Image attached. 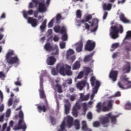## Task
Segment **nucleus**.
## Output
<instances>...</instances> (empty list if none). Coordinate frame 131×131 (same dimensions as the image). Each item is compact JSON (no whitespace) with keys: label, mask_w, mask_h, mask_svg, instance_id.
<instances>
[{"label":"nucleus","mask_w":131,"mask_h":131,"mask_svg":"<svg viewBox=\"0 0 131 131\" xmlns=\"http://www.w3.org/2000/svg\"><path fill=\"white\" fill-rule=\"evenodd\" d=\"M87 118L88 119H93V114L91 112H89L87 114Z\"/></svg>","instance_id":"4d7b16f0"},{"label":"nucleus","mask_w":131,"mask_h":131,"mask_svg":"<svg viewBox=\"0 0 131 131\" xmlns=\"http://www.w3.org/2000/svg\"><path fill=\"white\" fill-rule=\"evenodd\" d=\"M90 81H91V85L92 86H95V83H96V82L97 81V80L96 81V78L94 76H92L91 78Z\"/></svg>","instance_id":"4c0bfd02"},{"label":"nucleus","mask_w":131,"mask_h":131,"mask_svg":"<svg viewBox=\"0 0 131 131\" xmlns=\"http://www.w3.org/2000/svg\"><path fill=\"white\" fill-rule=\"evenodd\" d=\"M107 16H108V12L107 11H105L103 14V20H106V18H107Z\"/></svg>","instance_id":"680f3d73"},{"label":"nucleus","mask_w":131,"mask_h":131,"mask_svg":"<svg viewBox=\"0 0 131 131\" xmlns=\"http://www.w3.org/2000/svg\"><path fill=\"white\" fill-rule=\"evenodd\" d=\"M36 106H38L37 108L39 113H41V112L46 113L48 109H49V105H39L37 104Z\"/></svg>","instance_id":"ddd939ff"},{"label":"nucleus","mask_w":131,"mask_h":131,"mask_svg":"<svg viewBox=\"0 0 131 131\" xmlns=\"http://www.w3.org/2000/svg\"><path fill=\"white\" fill-rule=\"evenodd\" d=\"M28 23L29 24H31L32 27H36L38 24V20L33 17H29L28 18Z\"/></svg>","instance_id":"f8f14e48"},{"label":"nucleus","mask_w":131,"mask_h":131,"mask_svg":"<svg viewBox=\"0 0 131 131\" xmlns=\"http://www.w3.org/2000/svg\"><path fill=\"white\" fill-rule=\"evenodd\" d=\"M72 114H73V115L75 117H77V116H78V113H77V110H75L74 108H73Z\"/></svg>","instance_id":"de8ad7c7"},{"label":"nucleus","mask_w":131,"mask_h":131,"mask_svg":"<svg viewBox=\"0 0 131 131\" xmlns=\"http://www.w3.org/2000/svg\"><path fill=\"white\" fill-rule=\"evenodd\" d=\"M83 106V112L85 114L86 112V110H88V107L86 106V103H82Z\"/></svg>","instance_id":"3c124183"},{"label":"nucleus","mask_w":131,"mask_h":131,"mask_svg":"<svg viewBox=\"0 0 131 131\" xmlns=\"http://www.w3.org/2000/svg\"><path fill=\"white\" fill-rule=\"evenodd\" d=\"M55 88L57 89L58 93H63V90H62V86L59 84H56L55 85Z\"/></svg>","instance_id":"c9c22d12"},{"label":"nucleus","mask_w":131,"mask_h":131,"mask_svg":"<svg viewBox=\"0 0 131 131\" xmlns=\"http://www.w3.org/2000/svg\"><path fill=\"white\" fill-rule=\"evenodd\" d=\"M118 85L120 89L121 90H126L128 88V82L127 83H126L125 82H124L123 81H120L118 82Z\"/></svg>","instance_id":"4468645a"},{"label":"nucleus","mask_w":131,"mask_h":131,"mask_svg":"<svg viewBox=\"0 0 131 131\" xmlns=\"http://www.w3.org/2000/svg\"><path fill=\"white\" fill-rule=\"evenodd\" d=\"M19 119L18 120L17 126H15V129H16V130H18L19 129H24V130H26L27 126L26 125V123L24 121V114L22 111H20L19 113Z\"/></svg>","instance_id":"f03ea898"},{"label":"nucleus","mask_w":131,"mask_h":131,"mask_svg":"<svg viewBox=\"0 0 131 131\" xmlns=\"http://www.w3.org/2000/svg\"><path fill=\"white\" fill-rule=\"evenodd\" d=\"M44 49L46 51H47V52H52V51H54V47L49 42L45 44Z\"/></svg>","instance_id":"412c9836"},{"label":"nucleus","mask_w":131,"mask_h":131,"mask_svg":"<svg viewBox=\"0 0 131 131\" xmlns=\"http://www.w3.org/2000/svg\"><path fill=\"white\" fill-rule=\"evenodd\" d=\"M74 125L75 126L76 129H79L80 128V124L78 120H75L74 122Z\"/></svg>","instance_id":"e433bc0d"},{"label":"nucleus","mask_w":131,"mask_h":131,"mask_svg":"<svg viewBox=\"0 0 131 131\" xmlns=\"http://www.w3.org/2000/svg\"><path fill=\"white\" fill-rule=\"evenodd\" d=\"M47 27V19L44 20L41 25L40 26V29L41 32H43L45 31V29Z\"/></svg>","instance_id":"f704fd0d"},{"label":"nucleus","mask_w":131,"mask_h":131,"mask_svg":"<svg viewBox=\"0 0 131 131\" xmlns=\"http://www.w3.org/2000/svg\"><path fill=\"white\" fill-rule=\"evenodd\" d=\"M85 84H86V81L82 80L77 83V88L80 90L82 91L83 90V88L85 86Z\"/></svg>","instance_id":"a211bd4d"},{"label":"nucleus","mask_w":131,"mask_h":131,"mask_svg":"<svg viewBox=\"0 0 131 131\" xmlns=\"http://www.w3.org/2000/svg\"><path fill=\"white\" fill-rule=\"evenodd\" d=\"M55 50H56V52H52L51 53V56H55V55H59V48H58V46H55Z\"/></svg>","instance_id":"ea45409f"},{"label":"nucleus","mask_w":131,"mask_h":131,"mask_svg":"<svg viewBox=\"0 0 131 131\" xmlns=\"http://www.w3.org/2000/svg\"><path fill=\"white\" fill-rule=\"evenodd\" d=\"M50 118L52 124H53V125H55V124H56V119L53 116H50Z\"/></svg>","instance_id":"a18cd8bd"},{"label":"nucleus","mask_w":131,"mask_h":131,"mask_svg":"<svg viewBox=\"0 0 131 131\" xmlns=\"http://www.w3.org/2000/svg\"><path fill=\"white\" fill-rule=\"evenodd\" d=\"M43 79L41 77L40 78V88H43Z\"/></svg>","instance_id":"bf43d9fd"},{"label":"nucleus","mask_w":131,"mask_h":131,"mask_svg":"<svg viewBox=\"0 0 131 131\" xmlns=\"http://www.w3.org/2000/svg\"><path fill=\"white\" fill-rule=\"evenodd\" d=\"M67 121L68 125V128H70V127L73 125V118L68 116L67 117Z\"/></svg>","instance_id":"a878e982"},{"label":"nucleus","mask_w":131,"mask_h":131,"mask_svg":"<svg viewBox=\"0 0 131 131\" xmlns=\"http://www.w3.org/2000/svg\"><path fill=\"white\" fill-rule=\"evenodd\" d=\"M83 77V72H80L77 76V78L80 79Z\"/></svg>","instance_id":"13d9d810"},{"label":"nucleus","mask_w":131,"mask_h":131,"mask_svg":"<svg viewBox=\"0 0 131 131\" xmlns=\"http://www.w3.org/2000/svg\"><path fill=\"white\" fill-rule=\"evenodd\" d=\"M54 30L56 33H60L61 34H64L67 32V29L65 26H62L61 28L60 26H56L54 28Z\"/></svg>","instance_id":"0eeeda50"},{"label":"nucleus","mask_w":131,"mask_h":131,"mask_svg":"<svg viewBox=\"0 0 131 131\" xmlns=\"http://www.w3.org/2000/svg\"><path fill=\"white\" fill-rule=\"evenodd\" d=\"M99 121L103 125V127H107L109 126V117L107 116L99 118Z\"/></svg>","instance_id":"6e6552de"},{"label":"nucleus","mask_w":131,"mask_h":131,"mask_svg":"<svg viewBox=\"0 0 131 131\" xmlns=\"http://www.w3.org/2000/svg\"><path fill=\"white\" fill-rule=\"evenodd\" d=\"M64 102H65L64 113H65V114L67 115L68 114V113H69V111L70 110V107H71V105L68 99H66Z\"/></svg>","instance_id":"dca6fc26"},{"label":"nucleus","mask_w":131,"mask_h":131,"mask_svg":"<svg viewBox=\"0 0 131 131\" xmlns=\"http://www.w3.org/2000/svg\"><path fill=\"white\" fill-rule=\"evenodd\" d=\"M12 56H14V51H11L8 52L6 54V60L7 62L10 65L12 64H18L19 63V58L17 56H14L12 57Z\"/></svg>","instance_id":"7ed1b4c3"},{"label":"nucleus","mask_w":131,"mask_h":131,"mask_svg":"<svg viewBox=\"0 0 131 131\" xmlns=\"http://www.w3.org/2000/svg\"><path fill=\"white\" fill-rule=\"evenodd\" d=\"M23 15L24 18L26 19H27V17H28V15H33V10H30L28 12L26 11H24L23 12Z\"/></svg>","instance_id":"c85d7f7f"},{"label":"nucleus","mask_w":131,"mask_h":131,"mask_svg":"<svg viewBox=\"0 0 131 131\" xmlns=\"http://www.w3.org/2000/svg\"><path fill=\"white\" fill-rule=\"evenodd\" d=\"M80 68V62L76 61L73 65V70H77Z\"/></svg>","instance_id":"7c9ffc66"},{"label":"nucleus","mask_w":131,"mask_h":131,"mask_svg":"<svg viewBox=\"0 0 131 131\" xmlns=\"http://www.w3.org/2000/svg\"><path fill=\"white\" fill-rule=\"evenodd\" d=\"M13 104V98H11L9 99V100L8 101V105L9 106H12Z\"/></svg>","instance_id":"0e129e2a"},{"label":"nucleus","mask_w":131,"mask_h":131,"mask_svg":"<svg viewBox=\"0 0 131 131\" xmlns=\"http://www.w3.org/2000/svg\"><path fill=\"white\" fill-rule=\"evenodd\" d=\"M119 46V44L118 43H115L112 45V49H114V50H115V49H117Z\"/></svg>","instance_id":"6e6d98bb"},{"label":"nucleus","mask_w":131,"mask_h":131,"mask_svg":"<svg viewBox=\"0 0 131 131\" xmlns=\"http://www.w3.org/2000/svg\"><path fill=\"white\" fill-rule=\"evenodd\" d=\"M3 77H6V75L3 72H0V78H3Z\"/></svg>","instance_id":"774afa93"},{"label":"nucleus","mask_w":131,"mask_h":131,"mask_svg":"<svg viewBox=\"0 0 131 131\" xmlns=\"http://www.w3.org/2000/svg\"><path fill=\"white\" fill-rule=\"evenodd\" d=\"M10 115H11V110H8L6 112V117H7V118L10 117Z\"/></svg>","instance_id":"052dcab7"},{"label":"nucleus","mask_w":131,"mask_h":131,"mask_svg":"<svg viewBox=\"0 0 131 131\" xmlns=\"http://www.w3.org/2000/svg\"><path fill=\"white\" fill-rule=\"evenodd\" d=\"M109 110H110V108L108 106H106L104 104L101 105V102L98 103L96 105V112H98V113H100L101 111L106 112Z\"/></svg>","instance_id":"423d86ee"},{"label":"nucleus","mask_w":131,"mask_h":131,"mask_svg":"<svg viewBox=\"0 0 131 131\" xmlns=\"http://www.w3.org/2000/svg\"><path fill=\"white\" fill-rule=\"evenodd\" d=\"M66 43L65 42H62L60 44V49H65Z\"/></svg>","instance_id":"e2e57ef3"},{"label":"nucleus","mask_w":131,"mask_h":131,"mask_svg":"<svg viewBox=\"0 0 131 131\" xmlns=\"http://www.w3.org/2000/svg\"><path fill=\"white\" fill-rule=\"evenodd\" d=\"M80 99L81 101H88L90 99V95H83L82 93L80 94Z\"/></svg>","instance_id":"72a5a7b5"},{"label":"nucleus","mask_w":131,"mask_h":131,"mask_svg":"<svg viewBox=\"0 0 131 131\" xmlns=\"http://www.w3.org/2000/svg\"><path fill=\"white\" fill-rule=\"evenodd\" d=\"M125 109L126 110H131V103L130 102H127L125 104Z\"/></svg>","instance_id":"37998d69"},{"label":"nucleus","mask_w":131,"mask_h":131,"mask_svg":"<svg viewBox=\"0 0 131 131\" xmlns=\"http://www.w3.org/2000/svg\"><path fill=\"white\" fill-rule=\"evenodd\" d=\"M80 108H81V106L79 103L76 102L74 106L73 107V109H75L76 110H80Z\"/></svg>","instance_id":"a19ab883"},{"label":"nucleus","mask_w":131,"mask_h":131,"mask_svg":"<svg viewBox=\"0 0 131 131\" xmlns=\"http://www.w3.org/2000/svg\"><path fill=\"white\" fill-rule=\"evenodd\" d=\"M41 3H38V0H32L33 3L35 4L36 6L39 5L38 10L40 13H45L47 11V7H46V4H45V0Z\"/></svg>","instance_id":"20e7f679"},{"label":"nucleus","mask_w":131,"mask_h":131,"mask_svg":"<svg viewBox=\"0 0 131 131\" xmlns=\"http://www.w3.org/2000/svg\"><path fill=\"white\" fill-rule=\"evenodd\" d=\"M94 127H99L100 126V122L97 121L93 123Z\"/></svg>","instance_id":"864d4df0"},{"label":"nucleus","mask_w":131,"mask_h":131,"mask_svg":"<svg viewBox=\"0 0 131 131\" xmlns=\"http://www.w3.org/2000/svg\"><path fill=\"white\" fill-rule=\"evenodd\" d=\"M100 85H101V83L100 81H96L95 82V86L93 89V93L97 94L98 93V91L99 90V88H100Z\"/></svg>","instance_id":"393cba45"},{"label":"nucleus","mask_w":131,"mask_h":131,"mask_svg":"<svg viewBox=\"0 0 131 131\" xmlns=\"http://www.w3.org/2000/svg\"><path fill=\"white\" fill-rule=\"evenodd\" d=\"M131 70L130 63H128L124 65L122 68V71L123 73H129Z\"/></svg>","instance_id":"2eb2a0df"},{"label":"nucleus","mask_w":131,"mask_h":131,"mask_svg":"<svg viewBox=\"0 0 131 131\" xmlns=\"http://www.w3.org/2000/svg\"><path fill=\"white\" fill-rule=\"evenodd\" d=\"M106 116H107L109 118H111V120L112 123L115 124L116 123V116H112V114L110 113L106 115Z\"/></svg>","instance_id":"bb28decb"},{"label":"nucleus","mask_w":131,"mask_h":131,"mask_svg":"<svg viewBox=\"0 0 131 131\" xmlns=\"http://www.w3.org/2000/svg\"><path fill=\"white\" fill-rule=\"evenodd\" d=\"M57 70L59 71V72L61 75L65 76V73L66 72V68L64 64L59 63L56 66Z\"/></svg>","instance_id":"9d476101"},{"label":"nucleus","mask_w":131,"mask_h":131,"mask_svg":"<svg viewBox=\"0 0 131 131\" xmlns=\"http://www.w3.org/2000/svg\"><path fill=\"white\" fill-rule=\"evenodd\" d=\"M113 103H114V100H110L107 101V107L110 108H112Z\"/></svg>","instance_id":"c03bdc74"},{"label":"nucleus","mask_w":131,"mask_h":131,"mask_svg":"<svg viewBox=\"0 0 131 131\" xmlns=\"http://www.w3.org/2000/svg\"><path fill=\"white\" fill-rule=\"evenodd\" d=\"M83 47V43H82V41H80L77 43V48L76 49V52L77 53H80V52H82Z\"/></svg>","instance_id":"5701e85b"},{"label":"nucleus","mask_w":131,"mask_h":131,"mask_svg":"<svg viewBox=\"0 0 131 131\" xmlns=\"http://www.w3.org/2000/svg\"><path fill=\"white\" fill-rule=\"evenodd\" d=\"M77 18L78 19H81V11L80 10H77L76 12Z\"/></svg>","instance_id":"58836bf2"},{"label":"nucleus","mask_w":131,"mask_h":131,"mask_svg":"<svg viewBox=\"0 0 131 131\" xmlns=\"http://www.w3.org/2000/svg\"><path fill=\"white\" fill-rule=\"evenodd\" d=\"M117 76H118V71H111L109 74V77L112 79L113 82H115L117 80Z\"/></svg>","instance_id":"9b49d317"},{"label":"nucleus","mask_w":131,"mask_h":131,"mask_svg":"<svg viewBox=\"0 0 131 131\" xmlns=\"http://www.w3.org/2000/svg\"><path fill=\"white\" fill-rule=\"evenodd\" d=\"M96 48V42L92 41L91 40H87L85 45V50L88 52H92L94 51Z\"/></svg>","instance_id":"39448f33"},{"label":"nucleus","mask_w":131,"mask_h":131,"mask_svg":"<svg viewBox=\"0 0 131 131\" xmlns=\"http://www.w3.org/2000/svg\"><path fill=\"white\" fill-rule=\"evenodd\" d=\"M68 39V36H67V34L64 33V34H63L62 36L61 39L63 41H66V40H67V39Z\"/></svg>","instance_id":"09e8293b"},{"label":"nucleus","mask_w":131,"mask_h":131,"mask_svg":"<svg viewBox=\"0 0 131 131\" xmlns=\"http://www.w3.org/2000/svg\"><path fill=\"white\" fill-rule=\"evenodd\" d=\"M93 56H94V53H91L90 55L86 56L84 57L83 61L84 62H89V61L92 60L93 59Z\"/></svg>","instance_id":"2f4dec72"},{"label":"nucleus","mask_w":131,"mask_h":131,"mask_svg":"<svg viewBox=\"0 0 131 131\" xmlns=\"http://www.w3.org/2000/svg\"><path fill=\"white\" fill-rule=\"evenodd\" d=\"M121 81H123L124 82H125L126 83H127L128 82V78H126V76H124L121 79Z\"/></svg>","instance_id":"8fccbe9b"},{"label":"nucleus","mask_w":131,"mask_h":131,"mask_svg":"<svg viewBox=\"0 0 131 131\" xmlns=\"http://www.w3.org/2000/svg\"><path fill=\"white\" fill-rule=\"evenodd\" d=\"M112 8V5L108 4V5L104 4L103 6V9L104 11H110Z\"/></svg>","instance_id":"473e14b6"},{"label":"nucleus","mask_w":131,"mask_h":131,"mask_svg":"<svg viewBox=\"0 0 131 131\" xmlns=\"http://www.w3.org/2000/svg\"><path fill=\"white\" fill-rule=\"evenodd\" d=\"M93 18V16L92 15H88L86 16L84 19H82L80 20L79 21V23L84 24V23H85V22H89L90 20H91V19Z\"/></svg>","instance_id":"4be33fe9"},{"label":"nucleus","mask_w":131,"mask_h":131,"mask_svg":"<svg viewBox=\"0 0 131 131\" xmlns=\"http://www.w3.org/2000/svg\"><path fill=\"white\" fill-rule=\"evenodd\" d=\"M56 58L54 56H50L47 58L46 62L48 65L52 66L56 63Z\"/></svg>","instance_id":"f3484780"},{"label":"nucleus","mask_w":131,"mask_h":131,"mask_svg":"<svg viewBox=\"0 0 131 131\" xmlns=\"http://www.w3.org/2000/svg\"><path fill=\"white\" fill-rule=\"evenodd\" d=\"M120 20L123 22V23L128 24H129L130 23V20L127 19L126 17H125V15H124V14L121 13L119 16Z\"/></svg>","instance_id":"6ab92c4d"},{"label":"nucleus","mask_w":131,"mask_h":131,"mask_svg":"<svg viewBox=\"0 0 131 131\" xmlns=\"http://www.w3.org/2000/svg\"><path fill=\"white\" fill-rule=\"evenodd\" d=\"M74 54V51L72 49H70L67 51V59L68 60H70L71 62L73 63L75 60V56L73 55Z\"/></svg>","instance_id":"1a4fd4ad"},{"label":"nucleus","mask_w":131,"mask_h":131,"mask_svg":"<svg viewBox=\"0 0 131 131\" xmlns=\"http://www.w3.org/2000/svg\"><path fill=\"white\" fill-rule=\"evenodd\" d=\"M73 73L71 71V67L68 64H66V73L65 75L71 76Z\"/></svg>","instance_id":"aec40b11"},{"label":"nucleus","mask_w":131,"mask_h":131,"mask_svg":"<svg viewBox=\"0 0 131 131\" xmlns=\"http://www.w3.org/2000/svg\"><path fill=\"white\" fill-rule=\"evenodd\" d=\"M85 72H86V75H88L91 72V68H86Z\"/></svg>","instance_id":"69168bd1"},{"label":"nucleus","mask_w":131,"mask_h":131,"mask_svg":"<svg viewBox=\"0 0 131 131\" xmlns=\"http://www.w3.org/2000/svg\"><path fill=\"white\" fill-rule=\"evenodd\" d=\"M82 129L83 131H92V129H89L88 127V124H86V122L85 121H82Z\"/></svg>","instance_id":"cd10ccee"},{"label":"nucleus","mask_w":131,"mask_h":131,"mask_svg":"<svg viewBox=\"0 0 131 131\" xmlns=\"http://www.w3.org/2000/svg\"><path fill=\"white\" fill-rule=\"evenodd\" d=\"M52 74L53 75H57L58 74V71L56 70L55 69H52L51 71Z\"/></svg>","instance_id":"5fc2aeb1"},{"label":"nucleus","mask_w":131,"mask_h":131,"mask_svg":"<svg viewBox=\"0 0 131 131\" xmlns=\"http://www.w3.org/2000/svg\"><path fill=\"white\" fill-rule=\"evenodd\" d=\"M123 33V27L120 26L119 28L117 26H112L111 27V31L110 34L113 39H116L118 38L119 35L118 33Z\"/></svg>","instance_id":"f257e3e1"},{"label":"nucleus","mask_w":131,"mask_h":131,"mask_svg":"<svg viewBox=\"0 0 131 131\" xmlns=\"http://www.w3.org/2000/svg\"><path fill=\"white\" fill-rule=\"evenodd\" d=\"M39 96L40 99H43V100H46V102H47L46 94H45V90H43V88H40L39 89Z\"/></svg>","instance_id":"b1692460"},{"label":"nucleus","mask_w":131,"mask_h":131,"mask_svg":"<svg viewBox=\"0 0 131 131\" xmlns=\"http://www.w3.org/2000/svg\"><path fill=\"white\" fill-rule=\"evenodd\" d=\"M90 24H91V27H94L95 25L97 26V25L98 26L99 25V19L97 18H94L92 20V21H89Z\"/></svg>","instance_id":"c756f323"},{"label":"nucleus","mask_w":131,"mask_h":131,"mask_svg":"<svg viewBox=\"0 0 131 131\" xmlns=\"http://www.w3.org/2000/svg\"><path fill=\"white\" fill-rule=\"evenodd\" d=\"M62 18V15L60 14H58L56 15V23H60V20H61Z\"/></svg>","instance_id":"49530a36"},{"label":"nucleus","mask_w":131,"mask_h":131,"mask_svg":"<svg viewBox=\"0 0 131 131\" xmlns=\"http://www.w3.org/2000/svg\"><path fill=\"white\" fill-rule=\"evenodd\" d=\"M54 18H52L48 24L49 28L53 27V23H54Z\"/></svg>","instance_id":"603ef678"},{"label":"nucleus","mask_w":131,"mask_h":131,"mask_svg":"<svg viewBox=\"0 0 131 131\" xmlns=\"http://www.w3.org/2000/svg\"><path fill=\"white\" fill-rule=\"evenodd\" d=\"M67 81L68 84H72V79L71 78L68 79Z\"/></svg>","instance_id":"338daca9"},{"label":"nucleus","mask_w":131,"mask_h":131,"mask_svg":"<svg viewBox=\"0 0 131 131\" xmlns=\"http://www.w3.org/2000/svg\"><path fill=\"white\" fill-rule=\"evenodd\" d=\"M130 38H131V31H128L126 32L124 39H130Z\"/></svg>","instance_id":"79ce46f5"}]
</instances>
